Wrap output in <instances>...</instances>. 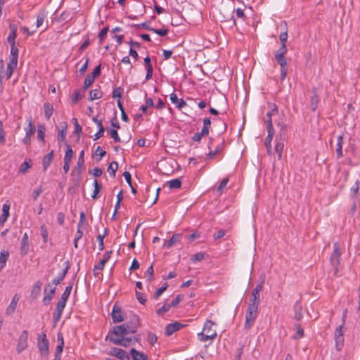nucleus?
Masks as SVG:
<instances>
[{"label": "nucleus", "mask_w": 360, "mask_h": 360, "mask_svg": "<svg viewBox=\"0 0 360 360\" xmlns=\"http://www.w3.org/2000/svg\"><path fill=\"white\" fill-rule=\"evenodd\" d=\"M222 148V146L221 145H219L217 146L214 150H210L208 154H207V156L210 159L212 158L215 155H217L218 153H219L221 151Z\"/></svg>", "instance_id": "obj_61"}, {"label": "nucleus", "mask_w": 360, "mask_h": 360, "mask_svg": "<svg viewBox=\"0 0 360 360\" xmlns=\"http://www.w3.org/2000/svg\"><path fill=\"white\" fill-rule=\"evenodd\" d=\"M184 298V296L183 295H178L170 303V306L172 307H176L180 302H181Z\"/></svg>", "instance_id": "obj_50"}, {"label": "nucleus", "mask_w": 360, "mask_h": 360, "mask_svg": "<svg viewBox=\"0 0 360 360\" xmlns=\"http://www.w3.org/2000/svg\"><path fill=\"white\" fill-rule=\"evenodd\" d=\"M82 98H83V94L81 93L80 90L77 89L75 91V92L72 96V101L73 103H77Z\"/></svg>", "instance_id": "obj_47"}, {"label": "nucleus", "mask_w": 360, "mask_h": 360, "mask_svg": "<svg viewBox=\"0 0 360 360\" xmlns=\"http://www.w3.org/2000/svg\"><path fill=\"white\" fill-rule=\"evenodd\" d=\"M84 165V151L82 150L79 153L77 163V167L81 168Z\"/></svg>", "instance_id": "obj_55"}, {"label": "nucleus", "mask_w": 360, "mask_h": 360, "mask_svg": "<svg viewBox=\"0 0 360 360\" xmlns=\"http://www.w3.org/2000/svg\"><path fill=\"white\" fill-rule=\"evenodd\" d=\"M264 282V278L259 283H258L255 288L253 289L252 295L250 300L249 304H254L255 305H259L260 298H259V292L263 288V285Z\"/></svg>", "instance_id": "obj_7"}, {"label": "nucleus", "mask_w": 360, "mask_h": 360, "mask_svg": "<svg viewBox=\"0 0 360 360\" xmlns=\"http://www.w3.org/2000/svg\"><path fill=\"white\" fill-rule=\"evenodd\" d=\"M170 100L171 102L174 104L178 109H182L187 105L183 98H178L177 95L175 93L171 94Z\"/></svg>", "instance_id": "obj_18"}, {"label": "nucleus", "mask_w": 360, "mask_h": 360, "mask_svg": "<svg viewBox=\"0 0 360 360\" xmlns=\"http://www.w3.org/2000/svg\"><path fill=\"white\" fill-rule=\"evenodd\" d=\"M108 32V27H105L103 28L98 33V39L100 41V43H101L104 39L105 38Z\"/></svg>", "instance_id": "obj_58"}, {"label": "nucleus", "mask_w": 360, "mask_h": 360, "mask_svg": "<svg viewBox=\"0 0 360 360\" xmlns=\"http://www.w3.org/2000/svg\"><path fill=\"white\" fill-rule=\"evenodd\" d=\"M268 135L265 139V146L267 150V153L269 155H271L273 154L272 150H271V142L272 141L273 136L274 135V129L273 127V124H269L268 127Z\"/></svg>", "instance_id": "obj_13"}, {"label": "nucleus", "mask_w": 360, "mask_h": 360, "mask_svg": "<svg viewBox=\"0 0 360 360\" xmlns=\"http://www.w3.org/2000/svg\"><path fill=\"white\" fill-rule=\"evenodd\" d=\"M65 268L63 269V271L60 273L56 278L53 279L52 284L57 285L60 283V282L65 278L67 273L70 269V262L68 260L64 262Z\"/></svg>", "instance_id": "obj_14"}, {"label": "nucleus", "mask_w": 360, "mask_h": 360, "mask_svg": "<svg viewBox=\"0 0 360 360\" xmlns=\"http://www.w3.org/2000/svg\"><path fill=\"white\" fill-rule=\"evenodd\" d=\"M112 319L114 323H120L124 320V313L121 307L115 304L111 313Z\"/></svg>", "instance_id": "obj_11"}, {"label": "nucleus", "mask_w": 360, "mask_h": 360, "mask_svg": "<svg viewBox=\"0 0 360 360\" xmlns=\"http://www.w3.org/2000/svg\"><path fill=\"white\" fill-rule=\"evenodd\" d=\"M95 78L89 75V74L86 75L84 82V86L83 89L85 91L86 89H88L94 82Z\"/></svg>", "instance_id": "obj_43"}, {"label": "nucleus", "mask_w": 360, "mask_h": 360, "mask_svg": "<svg viewBox=\"0 0 360 360\" xmlns=\"http://www.w3.org/2000/svg\"><path fill=\"white\" fill-rule=\"evenodd\" d=\"M214 325L215 323L211 320L205 321L202 331L198 334V338L201 342L213 340L217 337V332L212 328V326Z\"/></svg>", "instance_id": "obj_2"}, {"label": "nucleus", "mask_w": 360, "mask_h": 360, "mask_svg": "<svg viewBox=\"0 0 360 360\" xmlns=\"http://www.w3.org/2000/svg\"><path fill=\"white\" fill-rule=\"evenodd\" d=\"M342 144H343V134L339 135L337 138V144H336V154L338 158H340L343 156L342 153Z\"/></svg>", "instance_id": "obj_24"}, {"label": "nucleus", "mask_w": 360, "mask_h": 360, "mask_svg": "<svg viewBox=\"0 0 360 360\" xmlns=\"http://www.w3.org/2000/svg\"><path fill=\"white\" fill-rule=\"evenodd\" d=\"M72 289V284H70L69 285H68L65 288L64 292H63L60 298H63L64 300H68L70 297Z\"/></svg>", "instance_id": "obj_49"}, {"label": "nucleus", "mask_w": 360, "mask_h": 360, "mask_svg": "<svg viewBox=\"0 0 360 360\" xmlns=\"http://www.w3.org/2000/svg\"><path fill=\"white\" fill-rule=\"evenodd\" d=\"M258 307L254 304H249L245 315V328L250 329L252 327L258 314Z\"/></svg>", "instance_id": "obj_3"}, {"label": "nucleus", "mask_w": 360, "mask_h": 360, "mask_svg": "<svg viewBox=\"0 0 360 360\" xmlns=\"http://www.w3.org/2000/svg\"><path fill=\"white\" fill-rule=\"evenodd\" d=\"M37 346L41 356H47L49 354V340L45 333L38 335Z\"/></svg>", "instance_id": "obj_6"}, {"label": "nucleus", "mask_w": 360, "mask_h": 360, "mask_svg": "<svg viewBox=\"0 0 360 360\" xmlns=\"http://www.w3.org/2000/svg\"><path fill=\"white\" fill-rule=\"evenodd\" d=\"M50 286H51V284L48 283L46 287H50ZM46 291H47V288H44V293H46V295H44V297L43 298V300H42L43 304L44 305H48V304H50V302H51V300L53 298V296L55 294L56 288L55 287L51 288L49 292H46Z\"/></svg>", "instance_id": "obj_17"}, {"label": "nucleus", "mask_w": 360, "mask_h": 360, "mask_svg": "<svg viewBox=\"0 0 360 360\" xmlns=\"http://www.w3.org/2000/svg\"><path fill=\"white\" fill-rule=\"evenodd\" d=\"M42 283L40 281H38L34 283L33 285L32 292H31V296H32L34 298L37 297L41 292V288Z\"/></svg>", "instance_id": "obj_29"}, {"label": "nucleus", "mask_w": 360, "mask_h": 360, "mask_svg": "<svg viewBox=\"0 0 360 360\" xmlns=\"http://www.w3.org/2000/svg\"><path fill=\"white\" fill-rule=\"evenodd\" d=\"M229 178L226 177V178H224L221 181V183L219 184V186L217 187V191L221 193H222V190L224 188H225L229 182Z\"/></svg>", "instance_id": "obj_62"}, {"label": "nucleus", "mask_w": 360, "mask_h": 360, "mask_svg": "<svg viewBox=\"0 0 360 360\" xmlns=\"http://www.w3.org/2000/svg\"><path fill=\"white\" fill-rule=\"evenodd\" d=\"M318 103H319V97H318V96L314 95L311 98L310 106H311V110L315 111L316 110Z\"/></svg>", "instance_id": "obj_51"}, {"label": "nucleus", "mask_w": 360, "mask_h": 360, "mask_svg": "<svg viewBox=\"0 0 360 360\" xmlns=\"http://www.w3.org/2000/svg\"><path fill=\"white\" fill-rule=\"evenodd\" d=\"M130 354L133 360H147L148 356L143 352L136 350L134 348L131 349Z\"/></svg>", "instance_id": "obj_23"}, {"label": "nucleus", "mask_w": 360, "mask_h": 360, "mask_svg": "<svg viewBox=\"0 0 360 360\" xmlns=\"http://www.w3.org/2000/svg\"><path fill=\"white\" fill-rule=\"evenodd\" d=\"M28 332L27 330H23L18 340L16 350L18 354H20L22 351H24L28 347Z\"/></svg>", "instance_id": "obj_8"}, {"label": "nucleus", "mask_w": 360, "mask_h": 360, "mask_svg": "<svg viewBox=\"0 0 360 360\" xmlns=\"http://www.w3.org/2000/svg\"><path fill=\"white\" fill-rule=\"evenodd\" d=\"M9 253L6 250H2L0 253V271L5 267L8 259Z\"/></svg>", "instance_id": "obj_27"}, {"label": "nucleus", "mask_w": 360, "mask_h": 360, "mask_svg": "<svg viewBox=\"0 0 360 360\" xmlns=\"http://www.w3.org/2000/svg\"><path fill=\"white\" fill-rule=\"evenodd\" d=\"M92 120L96 124L97 127H99V130L95 134L94 139V140H98L103 136L105 128L103 126L101 120H98L97 117H94Z\"/></svg>", "instance_id": "obj_20"}, {"label": "nucleus", "mask_w": 360, "mask_h": 360, "mask_svg": "<svg viewBox=\"0 0 360 360\" xmlns=\"http://www.w3.org/2000/svg\"><path fill=\"white\" fill-rule=\"evenodd\" d=\"M29 251V237L27 233H25L20 244V254L23 256L26 255Z\"/></svg>", "instance_id": "obj_16"}, {"label": "nucleus", "mask_w": 360, "mask_h": 360, "mask_svg": "<svg viewBox=\"0 0 360 360\" xmlns=\"http://www.w3.org/2000/svg\"><path fill=\"white\" fill-rule=\"evenodd\" d=\"M278 112L277 107L274 105V108L271 109V112H268L266 115V119L264 120L265 122L267 124L266 125V129L268 130V127L269 124H272V120L271 116L275 113Z\"/></svg>", "instance_id": "obj_32"}, {"label": "nucleus", "mask_w": 360, "mask_h": 360, "mask_svg": "<svg viewBox=\"0 0 360 360\" xmlns=\"http://www.w3.org/2000/svg\"><path fill=\"white\" fill-rule=\"evenodd\" d=\"M17 37L16 32H9L8 36L7 37V41L8 44L15 43V39Z\"/></svg>", "instance_id": "obj_60"}, {"label": "nucleus", "mask_w": 360, "mask_h": 360, "mask_svg": "<svg viewBox=\"0 0 360 360\" xmlns=\"http://www.w3.org/2000/svg\"><path fill=\"white\" fill-rule=\"evenodd\" d=\"M64 346V342L63 338H61V342L56 347L55 356H61V353L63 352Z\"/></svg>", "instance_id": "obj_59"}, {"label": "nucleus", "mask_w": 360, "mask_h": 360, "mask_svg": "<svg viewBox=\"0 0 360 360\" xmlns=\"http://www.w3.org/2000/svg\"><path fill=\"white\" fill-rule=\"evenodd\" d=\"M275 59L277 63L280 65L281 68H288L287 60L285 56L275 55Z\"/></svg>", "instance_id": "obj_35"}, {"label": "nucleus", "mask_w": 360, "mask_h": 360, "mask_svg": "<svg viewBox=\"0 0 360 360\" xmlns=\"http://www.w3.org/2000/svg\"><path fill=\"white\" fill-rule=\"evenodd\" d=\"M140 323L141 321L139 316L136 314H133L131 317V320L122 326L126 327V333L134 334L136 333L138 327L140 326Z\"/></svg>", "instance_id": "obj_5"}, {"label": "nucleus", "mask_w": 360, "mask_h": 360, "mask_svg": "<svg viewBox=\"0 0 360 360\" xmlns=\"http://www.w3.org/2000/svg\"><path fill=\"white\" fill-rule=\"evenodd\" d=\"M54 157L53 150H51L46 155L44 156L42 160V166L44 171H46L52 162Z\"/></svg>", "instance_id": "obj_22"}, {"label": "nucleus", "mask_w": 360, "mask_h": 360, "mask_svg": "<svg viewBox=\"0 0 360 360\" xmlns=\"http://www.w3.org/2000/svg\"><path fill=\"white\" fill-rule=\"evenodd\" d=\"M46 17H47V15L44 11H41L37 14V22H36V27L37 28L41 27L43 25Z\"/></svg>", "instance_id": "obj_34"}, {"label": "nucleus", "mask_w": 360, "mask_h": 360, "mask_svg": "<svg viewBox=\"0 0 360 360\" xmlns=\"http://www.w3.org/2000/svg\"><path fill=\"white\" fill-rule=\"evenodd\" d=\"M105 262L103 260H100V262H98V264H96L94 266V268L93 269V271H94V275L95 276H97V274L96 273V271H101L103 269L105 265Z\"/></svg>", "instance_id": "obj_52"}, {"label": "nucleus", "mask_w": 360, "mask_h": 360, "mask_svg": "<svg viewBox=\"0 0 360 360\" xmlns=\"http://www.w3.org/2000/svg\"><path fill=\"white\" fill-rule=\"evenodd\" d=\"M44 115L47 120H49L51 115H53V105L49 103V102H46L44 104Z\"/></svg>", "instance_id": "obj_30"}, {"label": "nucleus", "mask_w": 360, "mask_h": 360, "mask_svg": "<svg viewBox=\"0 0 360 360\" xmlns=\"http://www.w3.org/2000/svg\"><path fill=\"white\" fill-rule=\"evenodd\" d=\"M71 19V14L69 11H63L58 18V22L68 21Z\"/></svg>", "instance_id": "obj_40"}, {"label": "nucleus", "mask_w": 360, "mask_h": 360, "mask_svg": "<svg viewBox=\"0 0 360 360\" xmlns=\"http://www.w3.org/2000/svg\"><path fill=\"white\" fill-rule=\"evenodd\" d=\"M169 186L172 189L179 188L181 186V181L179 179H174L168 181Z\"/></svg>", "instance_id": "obj_41"}, {"label": "nucleus", "mask_w": 360, "mask_h": 360, "mask_svg": "<svg viewBox=\"0 0 360 360\" xmlns=\"http://www.w3.org/2000/svg\"><path fill=\"white\" fill-rule=\"evenodd\" d=\"M67 301L68 300H64L63 298H60L58 302L55 311L53 314V319L56 323H58L61 319L63 309L66 306Z\"/></svg>", "instance_id": "obj_9"}, {"label": "nucleus", "mask_w": 360, "mask_h": 360, "mask_svg": "<svg viewBox=\"0 0 360 360\" xmlns=\"http://www.w3.org/2000/svg\"><path fill=\"white\" fill-rule=\"evenodd\" d=\"M40 233H41V236L43 238V241L44 243H46L48 241L49 232H48L47 227L45 224H42L40 226Z\"/></svg>", "instance_id": "obj_38"}, {"label": "nucleus", "mask_w": 360, "mask_h": 360, "mask_svg": "<svg viewBox=\"0 0 360 360\" xmlns=\"http://www.w3.org/2000/svg\"><path fill=\"white\" fill-rule=\"evenodd\" d=\"M343 324L336 328L335 331V348L338 351L342 349L344 345V335L342 331Z\"/></svg>", "instance_id": "obj_10"}, {"label": "nucleus", "mask_w": 360, "mask_h": 360, "mask_svg": "<svg viewBox=\"0 0 360 360\" xmlns=\"http://www.w3.org/2000/svg\"><path fill=\"white\" fill-rule=\"evenodd\" d=\"M110 354L114 356H116L117 358L120 359V360H130V357L127 352L124 351L122 349L117 348V347H112L111 348L110 351Z\"/></svg>", "instance_id": "obj_12"}, {"label": "nucleus", "mask_w": 360, "mask_h": 360, "mask_svg": "<svg viewBox=\"0 0 360 360\" xmlns=\"http://www.w3.org/2000/svg\"><path fill=\"white\" fill-rule=\"evenodd\" d=\"M11 46V53L9 56V60L13 59V60L18 61V48L15 46V43L9 44Z\"/></svg>", "instance_id": "obj_28"}, {"label": "nucleus", "mask_w": 360, "mask_h": 360, "mask_svg": "<svg viewBox=\"0 0 360 360\" xmlns=\"http://www.w3.org/2000/svg\"><path fill=\"white\" fill-rule=\"evenodd\" d=\"M73 157V150L70 145H67V150L64 157V161L71 162Z\"/></svg>", "instance_id": "obj_42"}, {"label": "nucleus", "mask_w": 360, "mask_h": 360, "mask_svg": "<svg viewBox=\"0 0 360 360\" xmlns=\"http://www.w3.org/2000/svg\"><path fill=\"white\" fill-rule=\"evenodd\" d=\"M103 93L100 89H95L91 90L89 92V100L94 101L96 99H99L102 97Z\"/></svg>", "instance_id": "obj_31"}, {"label": "nucleus", "mask_w": 360, "mask_h": 360, "mask_svg": "<svg viewBox=\"0 0 360 360\" xmlns=\"http://www.w3.org/2000/svg\"><path fill=\"white\" fill-rule=\"evenodd\" d=\"M58 139L61 141H66V128H64L58 131Z\"/></svg>", "instance_id": "obj_63"}, {"label": "nucleus", "mask_w": 360, "mask_h": 360, "mask_svg": "<svg viewBox=\"0 0 360 360\" xmlns=\"http://www.w3.org/2000/svg\"><path fill=\"white\" fill-rule=\"evenodd\" d=\"M118 169V164L116 161H112L108 167L107 171L110 176L113 178L115 176V172Z\"/></svg>", "instance_id": "obj_33"}, {"label": "nucleus", "mask_w": 360, "mask_h": 360, "mask_svg": "<svg viewBox=\"0 0 360 360\" xmlns=\"http://www.w3.org/2000/svg\"><path fill=\"white\" fill-rule=\"evenodd\" d=\"M25 135L27 136H31L34 134L35 131V126L33 124L31 120L29 121L28 125L25 128Z\"/></svg>", "instance_id": "obj_36"}, {"label": "nucleus", "mask_w": 360, "mask_h": 360, "mask_svg": "<svg viewBox=\"0 0 360 360\" xmlns=\"http://www.w3.org/2000/svg\"><path fill=\"white\" fill-rule=\"evenodd\" d=\"M136 297L138 300V301L142 304H145V303L146 302V298L143 296V295L141 292L139 291H136Z\"/></svg>", "instance_id": "obj_64"}, {"label": "nucleus", "mask_w": 360, "mask_h": 360, "mask_svg": "<svg viewBox=\"0 0 360 360\" xmlns=\"http://www.w3.org/2000/svg\"><path fill=\"white\" fill-rule=\"evenodd\" d=\"M94 190L93 194L91 195V198L93 199H96L98 197V194L100 192V190L101 188V186L98 184V181L96 179H95L94 181Z\"/></svg>", "instance_id": "obj_45"}, {"label": "nucleus", "mask_w": 360, "mask_h": 360, "mask_svg": "<svg viewBox=\"0 0 360 360\" xmlns=\"http://www.w3.org/2000/svg\"><path fill=\"white\" fill-rule=\"evenodd\" d=\"M167 288V285L165 284L163 286L158 288L155 294L153 295L154 299L157 300L159 298V297L166 290Z\"/></svg>", "instance_id": "obj_54"}, {"label": "nucleus", "mask_w": 360, "mask_h": 360, "mask_svg": "<svg viewBox=\"0 0 360 360\" xmlns=\"http://www.w3.org/2000/svg\"><path fill=\"white\" fill-rule=\"evenodd\" d=\"M172 308L169 303H165L163 306L157 310V314L159 316L164 315L166 312H167L169 309Z\"/></svg>", "instance_id": "obj_48"}, {"label": "nucleus", "mask_w": 360, "mask_h": 360, "mask_svg": "<svg viewBox=\"0 0 360 360\" xmlns=\"http://www.w3.org/2000/svg\"><path fill=\"white\" fill-rule=\"evenodd\" d=\"M205 259V253L203 252H198L192 255L191 260L193 263H196L200 262Z\"/></svg>", "instance_id": "obj_46"}, {"label": "nucleus", "mask_w": 360, "mask_h": 360, "mask_svg": "<svg viewBox=\"0 0 360 360\" xmlns=\"http://www.w3.org/2000/svg\"><path fill=\"white\" fill-rule=\"evenodd\" d=\"M284 145L282 142H277L275 145V151L277 153L278 158L280 160L282 158V153Z\"/></svg>", "instance_id": "obj_44"}, {"label": "nucleus", "mask_w": 360, "mask_h": 360, "mask_svg": "<svg viewBox=\"0 0 360 360\" xmlns=\"http://www.w3.org/2000/svg\"><path fill=\"white\" fill-rule=\"evenodd\" d=\"M46 128L44 125L40 124L37 127V139L39 141H44L45 138Z\"/></svg>", "instance_id": "obj_37"}, {"label": "nucleus", "mask_w": 360, "mask_h": 360, "mask_svg": "<svg viewBox=\"0 0 360 360\" xmlns=\"http://www.w3.org/2000/svg\"><path fill=\"white\" fill-rule=\"evenodd\" d=\"M341 252L339 245L335 243L333 245V251L330 257V262L334 267V274L337 276L338 271V266L340 262Z\"/></svg>", "instance_id": "obj_4"}, {"label": "nucleus", "mask_w": 360, "mask_h": 360, "mask_svg": "<svg viewBox=\"0 0 360 360\" xmlns=\"http://www.w3.org/2000/svg\"><path fill=\"white\" fill-rule=\"evenodd\" d=\"M19 300L20 297L18 295L13 296L9 306L6 309V314L11 315L15 311Z\"/></svg>", "instance_id": "obj_21"}, {"label": "nucleus", "mask_w": 360, "mask_h": 360, "mask_svg": "<svg viewBox=\"0 0 360 360\" xmlns=\"http://www.w3.org/2000/svg\"><path fill=\"white\" fill-rule=\"evenodd\" d=\"M294 311H295L294 318L297 321H300L302 319L303 316H302V307L300 302H297L295 304Z\"/></svg>", "instance_id": "obj_26"}, {"label": "nucleus", "mask_w": 360, "mask_h": 360, "mask_svg": "<svg viewBox=\"0 0 360 360\" xmlns=\"http://www.w3.org/2000/svg\"><path fill=\"white\" fill-rule=\"evenodd\" d=\"M184 325L176 321L172 323L168 324L165 328V334L167 336L172 335L176 331L180 330L181 328H183Z\"/></svg>", "instance_id": "obj_15"}, {"label": "nucleus", "mask_w": 360, "mask_h": 360, "mask_svg": "<svg viewBox=\"0 0 360 360\" xmlns=\"http://www.w3.org/2000/svg\"><path fill=\"white\" fill-rule=\"evenodd\" d=\"M126 327L124 326H117L108 333L106 339H108L110 342L114 345L123 346L124 347H129L131 345H134L135 342H138L139 338H128L126 335Z\"/></svg>", "instance_id": "obj_1"}, {"label": "nucleus", "mask_w": 360, "mask_h": 360, "mask_svg": "<svg viewBox=\"0 0 360 360\" xmlns=\"http://www.w3.org/2000/svg\"><path fill=\"white\" fill-rule=\"evenodd\" d=\"M17 65L18 61L13 60V59L9 60V62L7 65L6 70L13 72L14 70L17 67Z\"/></svg>", "instance_id": "obj_53"}, {"label": "nucleus", "mask_w": 360, "mask_h": 360, "mask_svg": "<svg viewBox=\"0 0 360 360\" xmlns=\"http://www.w3.org/2000/svg\"><path fill=\"white\" fill-rule=\"evenodd\" d=\"M182 238L181 233H174L172 236V237L167 240V243L165 244L166 247L167 248H171L177 242H179Z\"/></svg>", "instance_id": "obj_25"}, {"label": "nucleus", "mask_w": 360, "mask_h": 360, "mask_svg": "<svg viewBox=\"0 0 360 360\" xmlns=\"http://www.w3.org/2000/svg\"><path fill=\"white\" fill-rule=\"evenodd\" d=\"M359 190V180L357 179V180H356L354 185L352 186L350 188V192L352 193V196L356 195L358 193Z\"/></svg>", "instance_id": "obj_57"}, {"label": "nucleus", "mask_w": 360, "mask_h": 360, "mask_svg": "<svg viewBox=\"0 0 360 360\" xmlns=\"http://www.w3.org/2000/svg\"><path fill=\"white\" fill-rule=\"evenodd\" d=\"M109 134L110 136L114 139L115 142L120 143L121 141V139L118 135L117 131L116 129H110L109 131Z\"/></svg>", "instance_id": "obj_56"}, {"label": "nucleus", "mask_w": 360, "mask_h": 360, "mask_svg": "<svg viewBox=\"0 0 360 360\" xmlns=\"http://www.w3.org/2000/svg\"><path fill=\"white\" fill-rule=\"evenodd\" d=\"M10 205L4 203L2 205V214L0 216V225L3 226L10 215Z\"/></svg>", "instance_id": "obj_19"}, {"label": "nucleus", "mask_w": 360, "mask_h": 360, "mask_svg": "<svg viewBox=\"0 0 360 360\" xmlns=\"http://www.w3.org/2000/svg\"><path fill=\"white\" fill-rule=\"evenodd\" d=\"M6 131L4 129V124L1 120H0V144L4 146L6 143Z\"/></svg>", "instance_id": "obj_39"}]
</instances>
